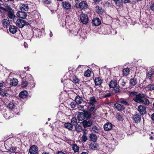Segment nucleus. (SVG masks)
<instances>
[{
  "label": "nucleus",
  "mask_w": 154,
  "mask_h": 154,
  "mask_svg": "<svg viewBox=\"0 0 154 154\" xmlns=\"http://www.w3.org/2000/svg\"><path fill=\"white\" fill-rule=\"evenodd\" d=\"M89 137L91 140L94 142L96 141L97 139L96 135L93 133L90 134Z\"/></svg>",
  "instance_id": "35"
},
{
  "label": "nucleus",
  "mask_w": 154,
  "mask_h": 154,
  "mask_svg": "<svg viewBox=\"0 0 154 154\" xmlns=\"http://www.w3.org/2000/svg\"><path fill=\"white\" fill-rule=\"evenodd\" d=\"M120 103L123 104L125 105H126L128 106L129 105V104L128 103L127 101H126L124 100V99H122L120 100Z\"/></svg>",
  "instance_id": "51"
},
{
  "label": "nucleus",
  "mask_w": 154,
  "mask_h": 154,
  "mask_svg": "<svg viewBox=\"0 0 154 154\" xmlns=\"http://www.w3.org/2000/svg\"><path fill=\"white\" fill-rule=\"evenodd\" d=\"M115 3L116 5L118 6H120L121 5V1L120 0H117L116 2Z\"/></svg>",
  "instance_id": "59"
},
{
  "label": "nucleus",
  "mask_w": 154,
  "mask_h": 154,
  "mask_svg": "<svg viewBox=\"0 0 154 154\" xmlns=\"http://www.w3.org/2000/svg\"><path fill=\"white\" fill-rule=\"evenodd\" d=\"M141 103L144 104L145 105L148 106L150 104L149 100L146 98L143 97Z\"/></svg>",
  "instance_id": "32"
},
{
  "label": "nucleus",
  "mask_w": 154,
  "mask_h": 154,
  "mask_svg": "<svg viewBox=\"0 0 154 154\" xmlns=\"http://www.w3.org/2000/svg\"><path fill=\"white\" fill-rule=\"evenodd\" d=\"M16 151L15 148L13 147H11L10 149V151L11 152H14Z\"/></svg>",
  "instance_id": "57"
},
{
  "label": "nucleus",
  "mask_w": 154,
  "mask_h": 154,
  "mask_svg": "<svg viewBox=\"0 0 154 154\" xmlns=\"http://www.w3.org/2000/svg\"><path fill=\"white\" fill-rule=\"evenodd\" d=\"M95 85L96 86L100 85L103 82V80L100 77L95 78L94 79Z\"/></svg>",
  "instance_id": "16"
},
{
  "label": "nucleus",
  "mask_w": 154,
  "mask_h": 154,
  "mask_svg": "<svg viewBox=\"0 0 154 154\" xmlns=\"http://www.w3.org/2000/svg\"><path fill=\"white\" fill-rule=\"evenodd\" d=\"M91 72V71L90 69H88L85 72L84 75L87 77L90 76Z\"/></svg>",
  "instance_id": "41"
},
{
  "label": "nucleus",
  "mask_w": 154,
  "mask_h": 154,
  "mask_svg": "<svg viewBox=\"0 0 154 154\" xmlns=\"http://www.w3.org/2000/svg\"><path fill=\"white\" fill-rule=\"evenodd\" d=\"M24 78L25 80L27 81H29L30 80H33L32 76L30 74H27L25 76Z\"/></svg>",
  "instance_id": "37"
},
{
  "label": "nucleus",
  "mask_w": 154,
  "mask_h": 154,
  "mask_svg": "<svg viewBox=\"0 0 154 154\" xmlns=\"http://www.w3.org/2000/svg\"><path fill=\"white\" fill-rule=\"evenodd\" d=\"M90 100L88 103L90 105H95L97 103L96 99L94 97H90L89 98Z\"/></svg>",
  "instance_id": "25"
},
{
  "label": "nucleus",
  "mask_w": 154,
  "mask_h": 154,
  "mask_svg": "<svg viewBox=\"0 0 154 154\" xmlns=\"http://www.w3.org/2000/svg\"><path fill=\"white\" fill-rule=\"evenodd\" d=\"M72 149L75 152H76L79 151V147L77 144H75L73 145Z\"/></svg>",
  "instance_id": "44"
},
{
  "label": "nucleus",
  "mask_w": 154,
  "mask_h": 154,
  "mask_svg": "<svg viewBox=\"0 0 154 154\" xmlns=\"http://www.w3.org/2000/svg\"><path fill=\"white\" fill-rule=\"evenodd\" d=\"M138 110L141 115L144 114L146 113V107L144 106L139 105L138 107Z\"/></svg>",
  "instance_id": "7"
},
{
  "label": "nucleus",
  "mask_w": 154,
  "mask_h": 154,
  "mask_svg": "<svg viewBox=\"0 0 154 154\" xmlns=\"http://www.w3.org/2000/svg\"><path fill=\"white\" fill-rule=\"evenodd\" d=\"M152 75L148 72L147 73L146 77L149 79H150L152 78Z\"/></svg>",
  "instance_id": "58"
},
{
  "label": "nucleus",
  "mask_w": 154,
  "mask_h": 154,
  "mask_svg": "<svg viewBox=\"0 0 154 154\" xmlns=\"http://www.w3.org/2000/svg\"><path fill=\"white\" fill-rule=\"evenodd\" d=\"M0 95L2 97H4L6 98L9 97V94L8 93V91L6 90L1 91L0 92Z\"/></svg>",
  "instance_id": "28"
},
{
  "label": "nucleus",
  "mask_w": 154,
  "mask_h": 154,
  "mask_svg": "<svg viewBox=\"0 0 154 154\" xmlns=\"http://www.w3.org/2000/svg\"><path fill=\"white\" fill-rule=\"evenodd\" d=\"M75 101L77 104H81L83 101L82 97L79 95H77L75 98Z\"/></svg>",
  "instance_id": "27"
},
{
  "label": "nucleus",
  "mask_w": 154,
  "mask_h": 154,
  "mask_svg": "<svg viewBox=\"0 0 154 154\" xmlns=\"http://www.w3.org/2000/svg\"><path fill=\"white\" fill-rule=\"evenodd\" d=\"M85 118L86 119H90L91 117L92 113L88 110L84 109L83 110Z\"/></svg>",
  "instance_id": "10"
},
{
  "label": "nucleus",
  "mask_w": 154,
  "mask_h": 154,
  "mask_svg": "<svg viewBox=\"0 0 154 154\" xmlns=\"http://www.w3.org/2000/svg\"><path fill=\"white\" fill-rule=\"evenodd\" d=\"M137 83V80L136 78H134L131 79L130 80V85L134 86Z\"/></svg>",
  "instance_id": "31"
},
{
  "label": "nucleus",
  "mask_w": 154,
  "mask_h": 154,
  "mask_svg": "<svg viewBox=\"0 0 154 154\" xmlns=\"http://www.w3.org/2000/svg\"><path fill=\"white\" fill-rule=\"evenodd\" d=\"M138 94V93L136 91H133L129 92V95L131 97H134L136 96Z\"/></svg>",
  "instance_id": "47"
},
{
  "label": "nucleus",
  "mask_w": 154,
  "mask_h": 154,
  "mask_svg": "<svg viewBox=\"0 0 154 154\" xmlns=\"http://www.w3.org/2000/svg\"><path fill=\"white\" fill-rule=\"evenodd\" d=\"M98 146V144L94 142L91 143L89 145V148L93 150L96 149Z\"/></svg>",
  "instance_id": "26"
},
{
  "label": "nucleus",
  "mask_w": 154,
  "mask_h": 154,
  "mask_svg": "<svg viewBox=\"0 0 154 154\" xmlns=\"http://www.w3.org/2000/svg\"><path fill=\"white\" fill-rule=\"evenodd\" d=\"M16 15L18 17L22 19L25 18L27 16L26 13L21 11H18Z\"/></svg>",
  "instance_id": "9"
},
{
  "label": "nucleus",
  "mask_w": 154,
  "mask_h": 154,
  "mask_svg": "<svg viewBox=\"0 0 154 154\" xmlns=\"http://www.w3.org/2000/svg\"><path fill=\"white\" fill-rule=\"evenodd\" d=\"M109 86L110 88H113L116 93H118L121 90L120 87L119 86L117 82L115 79H113L109 82Z\"/></svg>",
  "instance_id": "1"
},
{
  "label": "nucleus",
  "mask_w": 154,
  "mask_h": 154,
  "mask_svg": "<svg viewBox=\"0 0 154 154\" xmlns=\"http://www.w3.org/2000/svg\"><path fill=\"white\" fill-rule=\"evenodd\" d=\"M15 23L17 26L20 28H22L25 25L26 21L21 19H18Z\"/></svg>",
  "instance_id": "6"
},
{
  "label": "nucleus",
  "mask_w": 154,
  "mask_h": 154,
  "mask_svg": "<svg viewBox=\"0 0 154 154\" xmlns=\"http://www.w3.org/2000/svg\"><path fill=\"white\" fill-rule=\"evenodd\" d=\"M43 2L44 3L47 4H50L51 3V0H43Z\"/></svg>",
  "instance_id": "56"
},
{
  "label": "nucleus",
  "mask_w": 154,
  "mask_h": 154,
  "mask_svg": "<svg viewBox=\"0 0 154 154\" xmlns=\"http://www.w3.org/2000/svg\"><path fill=\"white\" fill-rule=\"evenodd\" d=\"M93 25L95 26H97L101 24L100 20L97 17L94 18L92 21Z\"/></svg>",
  "instance_id": "8"
},
{
  "label": "nucleus",
  "mask_w": 154,
  "mask_h": 154,
  "mask_svg": "<svg viewBox=\"0 0 154 154\" xmlns=\"http://www.w3.org/2000/svg\"><path fill=\"white\" fill-rule=\"evenodd\" d=\"M29 8L28 5L26 4H21L20 6V9L22 11H27Z\"/></svg>",
  "instance_id": "17"
},
{
  "label": "nucleus",
  "mask_w": 154,
  "mask_h": 154,
  "mask_svg": "<svg viewBox=\"0 0 154 154\" xmlns=\"http://www.w3.org/2000/svg\"><path fill=\"white\" fill-rule=\"evenodd\" d=\"M77 119L75 118H73L71 121V124L72 125V126L73 125H75L76 126L77 124Z\"/></svg>",
  "instance_id": "43"
},
{
  "label": "nucleus",
  "mask_w": 154,
  "mask_h": 154,
  "mask_svg": "<svg viewBox=\"0 0 154 154\" xmlns=\"http://www.w3.org/2000/svg\"><path fill=\"white\" fill-rule=\"evenodd\" d=\"M148 72L151 74V75H152L154 73V71H153L152 69L151 68L149 70Z\"/></svg>",
  "instance_id": "61"
},
{
  "label": "nucleus",
  "mask_w": 154,
  "mask_h": 154,
  "mask_svg": "<svg viewBox=\"0 0 154 154\" xmlns=\"http://www.w3.org/2000/svg\"><path fill=\"white\" fill-rule=\"evenodd\" d=\"M123 115L120 113H118L116 114L117 119L119 121H122L123 120Z\"/></svg>",
  "instance_id": "40"
},
{
  "label": "nucleus",
  "mask_w": 154,
  "mask_h": 154,
  "mask_svg": "<svg viewBox=\"0 0 154 154\" xmlns=\"http://www.w3.org/2000/svg\"><path fill=\"white\" fill-rule=\"evenodd\" d=\"M4 10L7 11L8 13L13 11L10 6L8 5L5 6V8L4 9Z\"/></svg>",
  "instance_id": "48"
},
{
  "label": "nucleus",
  "mask_w": 154,
  "mask_h": 154,
  "mask_svg": "<svg viewBox=\"0 0 154 154\" xmlns=\"http://www.w3.org/2000/svg\"><path fill=\"white\" fill-rule=\"evenodd\" d=\"M104 130L106 131H109L112 129V125L110 123H107L103 126Z\"/></svg>",
  "instance_id": "15"
},
{
  "label": "nucleus",
  "mask_w": 154,
  "mask_h": 154,
  "mask_svg": "<svg viewBox=\"0 0 154 154\" xmlns=\"http://www.w3.org/2000/svg\"><path fill=\"white\" fill-rule=\"evenodd\" d=\"M150 7L151 10L154 11V4H152L150 5Z\"/></svg>",
  "instance_id": "62"
},
{
  "label": "nucleus",
  "mask_w": 154,
  "mask_h": 154,
  "mask_svg": "<svg viewBox=\"0 0 154 154\" xmlns=\"http://www.w3.org/2000/svg\"><path fill=\"white\" fill-rule=\"evenodd\" d=\"M18 82L17 79L13 78L10 80V84L11 85L16 86L18 84Z\"/></svg>",
  "instance_id": "33"
},
{
  "label": "nucleus",
  "mask_w": 154,
  "mask_h": 154,
  "mask_svg": "<svg viewBox=\"0 0 154 154\" xmlns=\"http://www.w3.org/2000/svg\"><path fill=\"white\" fill-rule=\"evenodd\" d=\"M70 79L75 83H78L79 80L77 76L75 75H72Z\"/></svg>",
  "instance_id": "29"
},
{
  "label": "nucleus",
  "mask_w": 154,
  "mask_h": 154,
  "mask_svg": "<svg viewBox=\"0 0 154 154\" xmlns=\"http://www.w3.org/2000/svg\"><path fill=\"white\" fill-rule=\"evenodd\" d=\"M87 33L86 32H85L84 30H81V32L79 33L78 35H77V38H82L83 39L86 37Z\"/></svg>",
  "instance_id": "24"
},
{
  "label": "nucleus",
  "mask_w": 154,
  "mask_h": 154,
  "mask_svg": "<svg viewBox=\"0 0 154 154\" xmlns=\"http://www.w3.org/2000/svg\"><path fill=\"white\" fill-rule=\"evenodd\" d=\"M111 96V94L110 93H109L104 95L103 96V97L105 98H106L107 97H110Z\"/></svg>",
  "instance_id": "55"
},
{
  "label": "nucleus",
  "mask_w": 154,
  "mask_h": 154,
  "mask_svg": "<svg viewBox=\"0 0 154 154\" xmlns=\"http://www.w3.org/2000/svg\"><path fill=\"white\" fill-rule=\"evenodd\" d=\"M62 5L63 8L66 10L70 9L71 8V4L69 2L66 1L63 2Z\"/></svg>",
  "instance_id": "13"
},
{
  "label": "nucleus",
  "mask_w": 154,
  "mask_h": 154,
  "mask_svg": "<svg viewBox=\"0 0 154 154\" xmlns=\"http://www.w3.org/2000/svg\"><path fill=\"white\" fill-rule=\"evenodd\" d=\"M146 95L142 93H138L133 98V100L135 102L141 103L143 97H145Z\"/></svg>",
  "instance_id": "2"
},
{
  "label": "nucleus",
  "mask_w": 154,
  "mask_h": 154,
  "mask_svg": "<svg viewBox=\"0 0 154 154\" xmlns=\"http://www.w3.org/2000/svg\"><path fill=\"white\" fill-rule=\"evenodd\" d=\"M83 134L86 135V134L88 133V131L86 129H84L82 130Z\"/></svg>",
  "instance_id": "60"
},
{
  "label": "nucleus",
  "mask_w": 154,
  "mask_h": 154,
  "mask_svg": "<svg viewBox=\"0 0 154 154\" xmlns=\"http://www.w3.org/2000/svg\"><path fill=\"white\" fill-rule=\"evenodd\" d=\"M77 118L79 121H82L84 120L85 119L84 114L83 112H79L77 115Z\"/></svg>",
  "instance_id": "20"
},
{
  "label": "nucleus",
  "mask_w": 154,
  "mask_h": 154,
  "mask_svg": "<svg viewBox=\"0 0 154 154\" xmlns=\"http://www.w3.org/2000/svg\"><path fill=\"white\" fill-rule=\"evenodd\" d=\"M133 119L135 122L138 123L139 122L141 119V116L138 114L134 115L133 116Z\"/></svg>",
  "instance_id": "21"
},
{
  "label": "nucleus",
  "mask_w": 154,
  "mask_h": 154,
  "mask_svg": "<svg viewBox=\"0 0 154 154\" xmlns=\"http://www.w3.org/2000/svg\"><path fill=\"white\" fill-rule=\"evenodd\" d=\"M7 106L10 110H12L14 108V105L13 103L10 102L9 103Z\"/></svg>",
  "instance_id": "45"
},
{
  "label": "nucleus",
  "mask_w": 154,
  "mask_h": 154,
  "mask_svg": "<svg viewBox=\"0 0 154 154\" xmlns=\"http://www.w3.org/2000/svg\"><path fill=\"white\" fill-rule=\"evenodd\" d=\"M77 103L75 102H72L70 103V105L72 108H75L76 106Z\"/></svg>",
  "instance_id": "52"
},
{
  "label": "nucleus",
  "mask_w": 154,
  "mask_h": 154,
  "mask_svg": "<svg viewBox=\"0 0 154 154\" xmlns=\"http://www.w3.org/2000/svg\"><path fill=\"white\" fill-rule=\"evenodd\" d=\"M28 94V92L26 91H24L20 92L19 95L20 98L24 99L26 98Z\"/></svg>",
  "instance_id": "23"
},
{
  "label": "nucleus",
  "mask_w": 154,
  "mask_h": 154,
  "mask_svg": "<svg viewBox=\"0 0 154 154\" xmlns=\"http://www.w3.org/2000/svg\"><path fill=\"white\" fill-rule=\"evenodd\" d=\"M2 23L5 28H8L10 25V23L9 20L7 19H4L2 21Z\"/></svg>",
  "instance_id": "18"
},
{
  "label": "nucleus",
  "mask_w": 154,
  "mask_h": 154,
  "mask_svg": "<svg viewBox=\"0 0 154 154\" xmlns=\"http://www.w3.org/2000/svg\"><path fill=\"white\" fill-rule=\"evenodd\" d=\"M64 127L69 130H72L73 128V126L72 125L69 123H65L64 124Z\"/></svg>",
  "instance_id": "39"
},
{
  "label": "nucleus",
  "mask_w": 154,
  "mask_h": 154,
  "mask_svg": "<svg viewBox=\"0 0 154 154\" xmlns=\"http://www.w3.org/2000/svg\"><path fill=\"white\" fill-rule=\"evenodd\" d=\"M96 11L98 14H102L104 11V10L102 7L99 6H97L96 7Z\"/></svg>",
  "instance_id": "34"
},
{
  "label": "nucleus",
  "mask_w": 154,
  "mask_h": 154,
  "mask_svg": "<svg viewBox=\"0 0 154 154\" xmlns=\"http://www.w3.org/2000/svg\"><path fill=\"white\" fill-rule=\"evenodd\" d=\"M87 120H84L82 122L83 126L85 128L91 127L93 123V120L91 119Z\"/></svg>",
  "instance_id": "3"
},
{
  "label": "nucleus",
  "mask_w": 154,
  "mask_h": 154,
  "mask_svg": "<svg viewBox=\"0 0 154 154\" xmlns=\"http://www.w3.org/2000/svg\"><path fill=\"white\" fill-rule=\"evenodd\" d=\"M127 81L126 80H124V79L122 81V82L121 83V85L123 87H125V84L126 83Z\"/></svg>",
  "instance_id": "54"
},
{
  "label": "nucleus",
  "mask_w": 154,
  "mask_h": 154,
  "mask_svg": "<svg viewBox=\"0 0 154 154\" xmlns=\"http://www.w3.org/2000/svg\"><path fill=\"white\" fill-rule=\"evenodd\" d=\"M75 130L76 131L81 132L82 131V126L79 125H77L75 126Z\"/></svg>",
  "instance_id": "42"
},
{
  "label": "nucleus",
  "mask_w": 154,
  "mask_h": 154,
  "mask_svg": "<svg viewBox=\"0 0 154 154\" xmlns=\"http://www.w3.org/2000/svg\"><path fill=\"white\" fill-rule=\"evenodd\" d=\"M20 77L23 79V81L21 82V85L22 88H25L28 85L29 82L28 81L24 79V77H22L21 74L20 75Z\"/></svg>",
  "instance_id": "19"
},
{
  "label": "nucleus",
  "mask_w": 154,
  "mask_h": 154,
  "mask_svg": "<svg viewBox=\"0 0 154 154\" xmlns=\"http://www.w3.org/2000/svg\"><path fill=\"white\" fill-rule=\"evenodd\" d=\"M81 140L83 142H85L87 140V137L86 135L83 134L82 136L81 137Z\"/></svg>",
  "instance_id": "50"
},
{
  "label": "nucleus",
  "mask_w": 154,
  "mask_h": 154,
  "mask_svg": "<svg viewBox=\"0 0 154 154\" xmlns=\"http://www.w3.org/2000/svg\"><path fill=\"white\" fill-rule=\"evenodd\" d=\"M79 8L82 10H85L88 7V5L87 2L84 1H82L79 3Z\"/></svg>",
  "instance_id": "12"
},
{
  "label": "nucleus",
  "mask_w": 154,
  "mask_h": 154,
  "mask_svg": "<svg viewBox=\"0 0 154 154\" xmlns=\"http://www.w3.org/2000/svg\"><path fill=\"white\" fill-rule=\"evenodd\" d=\"M124 3H128L130 2V0H124Z\"/></svg>",
  "instance_id": "64"
},
{
  "label": "nucleus",
  "mask_w": 154,
  "mask_h": 154,
  "mask_svg": "<svg viewBox=\"0 0 154 154\" xmlns=\"http://www.w3.org/2000/svg\"><path fill=\"white\" fill-rule=\"evenodd\" d=\"M70 33L74 36H77L78 35V33L79 32L78 30L77 29H74L72 30H70Z\"/></svg>",
  "instance_id": "38"
},
{
  "label": "nucleus",
  "mask_w": 154,
  "mask_h": 154,
  "mask_svg": "<svg viewBox=\"0 0 154 154\" xmlns=\"http://www.w3.org/2000/svg\"><path fill=\"white\" fill-rule=\"evenodd\" d=\"M84 106L81 105H78V109L79 110H81L84 108Z\"/></svg>",
  "instance_id": "53"
},
{
  "label": "nucleus",
  "mask_w": 154,
  "mask_h": 154,
  "mask_svg": "<svg viewBox=\"0 0 154 154\" xmlns=\"http://www.w3.org/2000/svg\"><path fill=\"white\" fill-rule=\"evenodd\" d=\"M17 28L13 25H10L9 26V31L12 34L15 33L17 30Z\"/></svg>",
  "instance_id": "14"
},
{
  "label": "nucleus",
  "mask_w": 154,
  "mask_h": 154,
  "mask_svg": "<svg viewBox=\"0 0 154 154\" xmlns=\"http://www.w3.org/2000/svg\"><path fill=\"white\" fill-rule=\"evenodd\" d=\"M56 154H65V153L62 151H58L57 152Z\"/></svg>",
  "instance_id": "63"
},
{
  "label": "nucleus",
  "mask_w": 154,
  "mask_h": 154,
  "mask_svg": "<svg viewBox=\"0 0 154 154\" xmlns=\"http://www.w3.org/2000/svg\"><path fill=\"white\" fill-rule=\"evenodd\" d=\"M90 107L89 108V109L88 110L90 112H91L93 110H94L95 109V105H89Z\"/></svg>",
  "instance_id": "49"
},
{
  "label": "nucleus",
  "mask_w": 154,
  "mask_h": 154,
  "mask_svg": "<svg viewBox=\"0 0 154 154\" xmlns=\"http://www.w3.org/2000/svg\"><path fill=\"white\" fill-rule=\"evenodd\" d=\"M80 20L83 24H86L88 21V18L86 14H82L80 15Z\"/></svg>",
  "instance_id": "5"
},
{
  "label": "nucleus",
  "mask_w": 154,
  "mask_h": 154,
  "mask_svg": "<svg viewBox=\"0 0 154 154\" xmlns=\"http://www.w3.org/2000/svg\"><path fill=\"white\" fill-rule=\"evenodd\" d=\"M130 71V69L127 67L123 69L122 70V73L123 76H127L129 74Z\"/></svg>",
  "instance_id": "30"
},
{
  "label": "nucleus",
  "mask_w": 154,
  "mask_h": 154,
  "mask_svg": "<svg viewBox=\"0 0 154 154\" xmlns=\"http://www.w3.org/2000/svg\"><path fill=\"white\" fill-rule=\"evenodd\" d=\"M146 88L148 90L151 91L154 90V85H147Z\"/></svg>",
  "instance_id": "46"
},
{
  "label": "nucleus",
  "mask_w": 154,
  "mask_h": 154,
  "mask_svg": "<svg viewBox=\"0 0 154 154\" xmlns=\"http://www.w3.org/2000/svg\"><path fill=\"white\" fill-rule=\"evenodd\" d=\"M38 149L37 146L33 145L30 147L29 151L30 154H38Z\"/></svg>",
  "instance_id": "4"
},
{
  "label": "nucleus",
  "mask_w": 154,
  "mask_h": 154,
  "mask_svg": "<svg viewBox=\"0 0 154 154\" xmlns=\"http://www.w3.org/2000/svg\"><path fill=\"white\" fill-rule=\"evenodd\" d=\"M14 10L9 12L7 13V15L8 17L11 19L13 20L15 22V20L16 19V18H17L15 15H14Z\"/></svg>",
  "instance_id": "11"
},
{
  "label": "nucleus",
  "mask_w": 154,
  "mask_h": 154,
  "mask_svg": "<svg viewBox=\"0 0 154 154\" xmlns=\"http://www.w3.org/2000/svg\"><path fill=\"white\" fill-rule=\"evenodd\" d=\"M92 130L94 132L99 134L100 131V129L96 126L94 125L92 127Z\"/></svg>",
  "instance_id": "36"
},
{
  "label": "nucleus",
  "mask_w": 154,
  "mask_h": 154,
  "mask_svg": "<svg viewBox=\"0 0 154 154\" xmlns=\"http://www.w3.org/2000/svg\"><path fill=\"white\" fill-rule=\"evenodd\" d=\"M114 107L116 108L118 111H122L124 109V107L122 105L118 103L115 104Z\"/></svg>",
  "instance_id": "22"
}]
</instances>
